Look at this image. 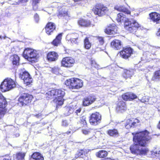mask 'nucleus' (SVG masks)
Listing matches in <instances>:
<instances>
[{
	"mask_svg": "<svg viewBox=\"0 0 160 160\" xmlns=\"http://www.w3.org/2000/svg\"><path fill=\"white\" fill-rule=\"evenodd\" d=\"M148 133L147 130L135 133H132L134 144L131 145L130 147V150L132 153L145 155L147 153L148 150L145 147L149 139Z\"/></svg>",
	"mask_w": 160,
	"mask_h": 160,
	"instance_id": "obj_1",
	"label": "nucleus"
},
{
	"mask_svg": "<svg viewBox=\"0 0 160 160\" xmlns=\"http://www.w3.org/2000/svg\"><path fill=\"white\" fill-rule=\"evenodd\" d=\"M115 9L123 12L126 15L122 13L117 15L116 18L118 22H124L125 29L131 33H135L140 27L139 24L135 20H130L128 19L130 16L131 12L128 9L123 6H116L114 7Z\"/></svg>",
	"mask_w": 160,
	"mask_h": 160,
	"instance_id": "obj_2",
	"label": "nucleus"
},
{
	"mask_svg": "<svg viewBox=\"0 0 160 160\" xmlns=\"http://www.w3.org/2000/svg\"><path fill=\"white\" fill-rule=\"evenodd\" d=\"M65 94L63 90L52 89L48 91L46 95L47 99H53L52 101L56 104V108H58L63 104V98Z\"/></svg>",
	"mask_w": 160,
	"mask_h": 160,
	"instance_id": "obj_3",
	"label": "nucleus"
},
{
	"mask_svg": "<svg viewBox=\"0 0 160 160\" xmlns=\"http://www.w3.org/2000/svg\"><path fill=\"white\" fill-rule=\"evenodd\" d=\"M23 57L29 60L36 62L39 57V52L38 51L32 49L28 48H26L23 53Z\"/></svg>",
	"mask_w": 160,
	"mask_h": 160,
	"instance_id": "obj_4",
	"label": "nucleus"
},
{
	"mask_svg": "<svg viewBox=\"0 0 160 160\" xmlns=\"http://www.w3.org/2000/svg\"><path fill=\"white\" fill-rule=\"evenodd\" d=\"M16 86L15 82L10 78H7L4 80L2 83L0 87L3 92L9 91Z\"/></svg>",
	"mask_w": 160,
	"mask_h": 160,
	"instance_id": "obj_5",
	"label": "nucleus"
},
{
	"mask_svg": "<svg viewBox=\"0 0 160 160\" xmlns=\"http://www.w3.org/2000/svg\"><path fill=\"white\" fill-rule=\"evenodd\" d=\"M92 11L95 15L100 17L109 14L108 8L101 3H97L93 8Z\"/></svg>",
	"mask_w": 160,
	"mask_h": 160,
	"instance_id": "obj_6",
	"label": "nucleus"
},
{
	"mask_svg": "<svg viewBox=\"0 0 160 160\" xmlns=\"http://www.w3.org/2000/svg\"><path fill=\"white\" fill-rule=\"evenodd\" d=\"M33 98L32 95L28 93H23L18 98V104L21 106H25L30 103Z\"/></svg>",
	"mask_w": 160,
	"mask_h": 160,
	"instance_id": "obj_7",
	"label": "nucleus"
},
{
	"mask_svg": "<svg viewBox=\"0 0 160 160\" xmlns=\"http://www.w3.org/2000/svg\"><path fill=\"white\" fill-rule=\"evenodd\" d=\"M19 76L23 81L24 83L26 85H29L32 82V79L31 76L27 71L24 70L20 71Z\"/></svg>",
	"mask_w": 160,
	"mask_h": 160,
	"instance_id": "obj_8",
	"label": "nucleus"
},
{
	"mask_svg": "<svg viewBox=\"0 0 160 160\" xmlns=\"http://www.w3.org/2000/svg\"><path fill=\"white\" fill-rule=\"evenodd\" d=\"M101 120V115L98 112H96L92 113L89 119L91 124L93 125H97L99 124Z\"/></svg>",
	"mask_w": 160,
	"mask_h": 160,
	"instance_id": "obj_9",
	"label": "nucleus"
},
{
	"mask_svg": "<svg viewBox=\"0 0 160 160\" xmlns=\"http://www.w3.org/2000/svg\"><path fill=\"white\" fill-rule=\"evenodd\" d=\"M75 62L74 60L71 57H66L63 58L62 62V66L65 67H72Z\"/></svg>",
	"mask_w": 160,
	"mask_h": 160,
	"instance_id": "obj_10",
	"label": "nucleus"
},
{
	"mask_svg": "<svg viewBox=\"0 0 160 160\" xmlns=\"http://www.w3.org/2000/svg\"><path fill=\"white\" fill-rule=\"evenodd\" d=\"M120 56L122 58L127 59L128 58L132 53V49L131 48H123L120 52Z\"/></svg>",
	"mask_w": 160,
	"mask_h": 160,
	"instance_id": "obj_11",
	"label": "nucleus"
},
{
	"mask_svg": "<svg viewBox=\"0 0 160 160\" xmlns=\"http://www.w3.org/2000/svg\"><path fill=\"white\" fill-rule=\"evenodd\" d=\"M96 96L91 95L84 98L83 101V104L84 106H88L93 103L97 99Z\"/></svg>",
	"mask_w": 160,
	"mask_h": 160,
	"instance_id": "obj_12",
	"label": "nucleus"
},
{
	"mask_svg": "<svg viewBox=\"0 0 160 160\" xmlns=\"http://www.w3.org/2000/svg\"><path fill=\"white\" fill-rule=\"evenodd\" d=\"M139 120L137 119H128L127 121V124L125 127L126 128L128 129L131 127H134L137 126Z\"/></svg>",
	"mask_w": 160,
	"mask_h": 160,
	"instance_id": "obj_13",
	"label": "nucleus"
},
{
	"mask_svg": "<svg viewBox=\"0 0 160 160\" xmlns=\"http://www.w3.org/2000/svg\"><path fill=\"white\" fill-rule=\"evenodd\" d=\"M89 152V150L88 149H81L75 155V157L84 158V160H87L88 158L87 157V154Z\"/></svg>",
	"mask_w": 160,
	"mask_h": 160,
	"instance_id": "obj_14",
	"label": "nucleus"
},
{
	"mask_svg": "<svg viewBox=\"0 0 160 160\" xmlns=\"http://www.w3.org/2000/svg\"><path fill=\"white\" fill-rule=\"evenodd\" d=\"M150 19L156 23H160V14L156 12H152L149 14Z\"/></svg>",
	"mask_w": 160,
	"mask_h": 160,
	"instance_id": "obj_15",
	"label": "nucleus"
},
{
	"mask_svg": "<svg viewBox=\"0 0 160 160\" xmlns=\"http://www.w3.org/2000/svg\"><path fill=\"white\" fill-rule=\"evenodd\" d=\"M55 28L56 27L54 23L52 22H48L45 28L46 33L48 35H51Z\"/></svg>",
	"mask_w": 160,
	"mask_h": 160,
	"instance_id": "obj_16",
	"label": "nucleus"
},
{
	"mask_svg": "<svg viewBox=\"0 0 160 160\" xmlns=\"http://www.w3.org/2000/svg\"><path fill=\"white\" fill-rule=\"evenodd\" d=\"M117 27L115 25H110L105 30V32L108 34L114 35L117 33Z\"/></svg>",
	"mask_w": 160,
	"mask_h": 160,
	"instance_id": "obj_17",
	"label": "nucleus"
},
{
	"mask_svg": "<svg viewBox=\"0 0 160 160\" xmlns=\"http://www.w3.org/2000/svg\"><path fill=\"white\" fill-rule=\"evenodd\" d=\"M122 98L124 100H131L137 98V96L133 93L128 92L122 95Z\"/></svg>",
	"mask_w": 160,
	"mask_h": 160,
	"instance_id": "obj_18",
	"label": "nucleus"
},
{
	"mask_svg": "<svg viewBox=\"0 0 160 160\" xmlns=\"http://www.w3.org/2000/svg\"><path fill=\"white\" fill-rule=\"evenodd\" d=\"M73 83V89H79L82 87L83 86V82L82 80L78 78H74Z\"/></svg>",
	"mask_w": 160,
	"mask_h": 160,
	"instance_id": "obj_19",
	"label": "nucleus"
},
{
	"mask_svg": "<svg viewBox=\"0 0 160 160\" xmlns=\"http://www.w3.org/2000/svg\"><path fill=\"white\" fill-rule=\"evenodd\" d=\"M111 45L113 48L116 50L119 49L122 47L121 41L118 39H115L112 41Z\"/></svg>",
	"mask_w": 160,
	"mask_h": 160,
	"instance_id": "obj_20",
	"label": "nucleus"
},
{
	"mask_svg": "<svg viewBox=\"0 0 160 160\" xmlns=\"http://www.w3.org/2000/svg\"><path fill=\"white\" fill-rule=\"evenodd\" d=\"M47 57L49 61H54L58 59V55L56 52H51L48 53Z\"/></svg>",
	"mask_w": 160,
	"mask_h": 160,
	"instance_id": "obj_21",
	"label": "nucleus"
},
{
	"mask_svg": "<svg viewBox=\"0 0 160 160\" xmlns=\"http://www.w3.org/2000/svg\"><path fill=\"white\" fill-rule=\"evenodd\" d=\"M126 109V105L125 102L123 101H121L118 103L116 108L117 111L120 112H122Z\"/></svg>",
	"mask_w": 160,
	"mask_h": 160,
	"instance_id": "obj_22",
	"label": "nucleus"
},
{
	"mask_svg": "<svg viewBox=\"0 0 160 160\" xmlns=\"http://www.w3.org/2000/svg\"><path fill=\"white\" fill-rule=\"evenodd\" d=\"M44 158L41 153L38 152H35L31 155L30 160H43Z\"/></svg>",
	"mask_w": 160,
	"mask_h": 160,
	"instance_id": "obj_23",
	"label": "nucleus"
},
{
	"mask_svg": "<svg viewBox=\"0 0 160 160\" xmlns=\"http://www.w3.org/2000/svg\"><path fill=\"white\" fill-rule=\"evenodd\" d=\"M134 72V70L132 69L125 70L123 74V77L126 79L130 78L133 75Z\"/></svg>",
	"mask_w": 160,
	"mask_h": 160,
	"instance_id": "obj_24",
	"label": "nucleus"
},
{
	"mask_svg": "<svg viewBox=\"0 0 160 160\" xmlns=\"http://www.w3.org/2000/svg\"><path fill=\"white\" fill-rule=\"evenodd\" d=\"M10 60L12 61L13 65H17L19 64V58L16 54L11 56L10 57Z\"/></svg>",
	"mask_w": 160,
	"mask_h": 160,
	"instance_id": "obj_25",
	"label": "nucleus"
},
{
	"mask_svg": "<svg viewBox=\"0 0 160 160\" xmlns=\"http://www.w3.org/2000/svg\"><path fill=\"white\" fill-rule=\"evenodd\" d=\"M62 34V33H60L56 36L55 39L53 40L52 42L53 45L55 46H57L61 43Z\"/></svg>",
	"mask_w": 160,
	"mask_h": 160,
	"instance_id": "obj_26",
	"label": "nucleus"
},
{
	"mask_svg": "<svg viewBox=\"0 0 160 160\" xmlns=\"http://www.w3.org/2000/svg\"><path fill=\"white\" fill-rule=\"evenodd\" d=\"M63 111L65 115L68 116L72 113L73 112L74 110L72 108L67 106L64 107Z\"/></svg>",
	"mask_w": 160,
	"mask_h": 160,
	"instance_id": "obj_27",
	"label": "nucleus"
},
{
	"mask_svg": "<svg viewBox=\"0 0 160 160\" xmlns=\"http://www.w3.org/2000/svg\"><path fill=\"white\" fill-rule=\"evenodd\" d=\"M68 14L67 9H65L64 7H62L61 8V10L59 11L58 16L59 18H60L62 17L66 16Z\"/></svg>",
	"mask_w": 160,
	"mask_h": 160,
	"instance_id": "obj_28",
	"label": "nucleus"
},
{
	"mask_svg": "<svg viewBox=\"0 0 160 160\" xmlns=\"http://www.w3.org/2000/svg\"><path fill=\"white\" fill-rule=\"evenodd\" d=\"M108 153L105 150H100L96 153V156L101 158H104L107 156Z\"/></svg>",
	"mask_w": 160,
	"mask_h": 160,
	"instance_id": "obj_29",
	"label": "nucleus"
},
{
	"mask_svg": "<svg viewBox=\"0 0 160 160\" xmlns=\"http://www.w3.org/2000/svg\"><path fill=\"white\" fill-rule=\"evenodd\" d=\"M78 23L80 26L83 27H88L90 24V22L89 21L83 19L80 20L78 21Z\"/></svg>",
	"mask_w": 160,
	"mask_h": 160,
	"instance_id": "obj_30",
	"label": "nucleus"
},
{
	"mask_svg": "<svg viewBox=\"0 0 160 160\" xmlns=\"http://www.w3.org/2000/svg\"><path fill=\"white\" fill-rule=\"evenodd\" d=\"M152 79L153 81H160V69L154 72Z\"/></svg>",
	"mask_w": 160,
	"mask_h": 160,
	"instance_id": "obj_31",
	"label": "nucleus"
},
{
	"mask_svg": "<svg viewBox=\"0 0 160 160\" xmlns=\"http://www.w3.org/2000/svg\"><path fill=\"white\" fill-rule=\"evenodd\" d=\"M108 133L111 136L115 137L118 135V131L117 129L109 130L108 131Z\"/></svg>",
	"mask_w": 160,
	"mask_h": 160,
	"instance_id": "obj_32",
	"label": "nucleus"
},
{
	"mask_svg": "<svg viewBox=\"0 0 160 160\" xmlns=\"http://www.w3.org/2000/svg\"><path fill=\"white\" fill-rule=\"evenodd\" d=\"M7 105V102L4 98L0 99V108H2V109H5Z\"/></svg>",
	"mask_w": 160,
	"mask_h": 160,
	"instance_id": "obj_33",
	"label": "nucleus"
},
{
	"mask_svg": "<svg viewBox=\"0 0 160 160\" xmlns=\"http://www.w3.org/2000/svg\"><path fill=\"white\" fill-rule=\"evenodd\" d=\"M72 38L70 40L72 43H77L78 42V35L77 33H74L72 34Z\"/></svg>",
	"mask_w": 160,
	"mask_h": 160,
	"instance_id": "obj_34",
	"label": "nucleus"
},
{
	"mask_svg": "<svg viewBox=\"0 0 160 160\" xmlns=\"http://www.w3.org/2000/svg\"><path fill=\"white\" fill-rule=\"evenodd\" d=\"M72 78L71 79L67 80L65 82V84L67 86L69 87L70 88L73 89V79Z\"/></svg>",
	"mask_w": 160,
	"mask_h": 160,
	"instance_id": "obj_35",
	"label": "nucleus"
},
{
	"mask_svg": "<svg viewBox=\"0 0 160 160\" xmlns=\"http://www.w3.org/2000/svg\"><path fill=\"white\" fill-rule=\"evenodd\" d=\"M40 0H32V5L33 10L36 11L38 8V4L39 3Z\"/></svg>",
	"mask_w": 160,
	"mask_h": 160,
	"instance_id": "obj_36",
	"label": "nucleus"
},
{
	"mask_svg": "<svg viewBox=\"0 0 160 160\" xmlns=\"http://www.w3.org/2000/svg\"><path fill=\"white\" fill-rule=\"evenodd\" d=\"M84 43L85 48L87 49H89L91 47V43L89 42L88 38H86L85 39Z\"/></svg>",
	"mask_w": 160,
	"mask_h": 160,
	"instance_id": "obj_37",
	"label": "nucleus"
},
{
	"mask_svg": "<svg viewBox=\"0 0 160 160\" xmlns=\"http://www.w3.org/2000/svg\"><path fill=\"white\" fill-rule=\"evenodd\" d=\"M25 153L19 152L17 154V158L18 160H24Z\"/></svg>",
	"mask_w": 160,
	"mask_h": 160,
	"instance_id": "obj_38",
	"label": "nucleus"
},
{
	"mask_svg": "<svg viewBox=\"0 0 160 160\" xmlns=\"http://www.w3.org/2000/svg\"><path fill=\"white\" fill-rule=\"evenodd\" d=\"M138 99L139 100H140L141 102L144 103H147L149 101V99L148 97L144 96L142 98H140L139 97Z\"/></svg>",
	"mask_w": 160,
	"mask_h": 160,
	"instance_id": "obj_39",
	"label": "nucleus"
},
{
	"mask_svg": "<svg viewBox=\"0 0 160 160\" xmlns=\"http://www.w3.org/2000/svg\"><path fill=\"white\" fill-rule=\"evenodd\" d=\"M81 109L79 108L76 110L74 115L76 118H78V116H80L81 115Z\"/></svg>",
	"mask_w": 160,
	"mask_h": 160,
	"instance_id": "obj_40",
	"label": "nucleus"
},
{
	"mask_svg": "<svg viewBox=\"0 0 160 160\" xmlns=\"http://www.w3.org/2000/svg\"><path fill=\"white\" fill-rule=\"evenodd\" d=\"M80 123L84 126L87 125V122L86 120V117L84 116H82L80 119Z\"/></svg>",
	"mask_w": 160,
	"mask_h": 160,
	"instance_id": "obj_41",
	"label": "nucleus"
},
{
	"mask_svg": "<svg viewBox=\"0 0 160 160\" xmlns=\"http://www.w3.org/2000/svg\"><path fill=\"white\" fill-rule=\"evenodd\" d=\"M6 111V109H0V119L3 117Z\"/></svg>",
	"mask_w": 160,
	"mask_h": 160,
	"instance_id": "obj_42",
	"label": "nucleus"
},
{
	"mask_svg": "<svg viewBox=\"0 0 160 160\" xmlns=\"http://www.w3.org/2000/svg\"><path fill=\"white\" fill-rule=\"evenodd\" d=\"M59 68L58 67H54L52 69V72L55 74H57L59 73Z\"/></svg>",
	"mask_w": 160,
	"mask_h": 160,
	"instance_id": "obj_43",
	"label": "nucleus"
},
{
	"mask_svg": "<svg viewBox=\"0 0 160 160\" xmlns=\"http://www.w3.org/2000/svg\"><path fill=\"white\" fill-rule=\"evenodd\" d=\"M68 125V123L66 120H63L62 125L64 127H67Z\"/></svg>",
	"mask_w": 160,
	"mask_h": 160,
	"instance_id": "obj_44",
	"label": "nucleus"
},
{
	"mask_svg": "<svg viewBox=\"0 0 160 160\" xmlns=\"http://www.w3.org/2000/svg\"><path fill=\"white\" fill-rule=\"evenodd\" d=\"M98 39L101 45H102L103 44L104 40L102 37H99L98 38Z\"/></svg>",
	"mask_w": 160,
	"mask_h": 160,
	"instance_id": "obj_45",
	"label": "nucleus"
},
{
	"mask_svg": "<svg viewBox=\"0 0 160 160\" xmlns=\"http://www.w3.org/2000/svg\"><path fill=\"white\" fill-rule=\"evenodd\" d=\"M34 18L35 21L36 22H38L39 20V15L37 13H36L34 16Z\"/></svg>",
	"mask_w": 160,
	"mask_h": 160,
	"instance_id": "obj_46",
	"label": "nucleus"
},
{
	"mask_svg": "<svg viewBox=\"0 0 160 160\" xmlns=\"http://www.w3.org/2000/svg\"><path fill=\"white\" fill-rule=\"evenodd\" d=\"M28 1V0H18V2L19 3H21L23 5H25Z\"/></svg>",
	"mask_w": 160,
	"mask_h": 160,
	"instance_id": "obj_47",
	"label": "nucleus"
},
{
	"mask_svg": "<svg viewBox=\"0 0 160 160\" xmlns=\"http://www.w3.org/2000/svg\"><path fill=\"white\" fill-rule=\"evenodd\" d=\"M152 154H156V155H159L160 154V151H153L152 152Z\"/></svg>",
	"mask_w": 160,
	"mask_h": 160,
	"instance_id": "obj_48",
	"label": "nucleus"
},
{
	"mask_svg": "<svg viewBox=\"0 0 160 160\" xmlns=\"http://www.w3.org/2000/svg\"><path fill=\"white\" fill-rule=\"evenodd\" d=\"M34 116L37 118H40L42 117V114L41 113H39L38 114L35 115Z\"/></svg>",
	"mask_w": 160,
	"mask_h": 160,
	"instance_id": "obj_49",
	"label": "nucleus"
},
{
	"mask_svg": "<svg viewBox=\"0 0 160 160\" xmlns=\"http://www.w3.org/2000/svg\"><path fill=\"white\" fill-rule=\"evenodd\" d=\"M82 132L83 134L86 135L88 134L89 132L88 131L86 130H83Z\"/></svg>",
	"mask_w": 160,
	"mask_h": 160,
	"instance_id": "obj_50",
	"label": "nucleus"
},
{
	"mask_svg": "<svg viewBox=\"0 0 160 160\" xmlns=\"http://www.w3.org/2000/svg\"><path fill=\"white\" fill-rule=\"evenodd\" d=\"M6 36L4 35L3 36H2L1 35H0V39L2 40V39H5L6 38H7Z\"/></svg>",
	"mask_w": 160,
	"mask_h": 160,
	"instance_id": "obj_51",
	"label": "nucleus"
},
{
	"mask_svg": "<svg viewBox=\"0 0 160 160\" xmlns=\"http://www.w3.org/2000/svg\"><path fill=\"white\" fill-rule=\"evenodd\" d=\"M156 35L157 36L160 37V28L159 29L158 31L156 33Z\"/></svg>",
	"mask_w": 160,
	"mask_h": 160,
	"instance_id": "obj_52",
	"label": "nucleus"
},
{
	"mask_svg": "<svg viewBox=\"0 0 160 160\" xmlns=\"http://www.w3.org/2000/svg\"><path fill=\"white\" fill-rule=\"evenodd\" d=\"M147 9L146 8H141L139 9V11L140 12H142V11H145L146 10H147Z\"/></svg>",
	"mask_w": 160,
	"mask_h": 160,
	"instance_id": "obj_53",
	"label": "nucleus"
},
{
	"mask_svg": "<svg viewBox=\"0 0 160 160\" xmlns=\"http://www.w3.org/2000/svg\"><path fill=\"white\" fill-rule=\"evenodd\" d=\"M71 133V132L70 131H68L67 132L64 133V135L65 136V135H68L69 134Z\"/></svg>",
	"mask_w": 160,
	"mask_h": 160,
	"instance_id": "obj_54",
	"label": "nucleus"
},
{
	"mask_svg": "<svg viewBox=\"0 0 160 160\" xmlns=\"http://www.w3.org/2000/svg\"><path fill=\"white\" fill-rule=\"evenodd\" d=\"M14 135L15 137H18L19 136V134L18 132L14 134Z\"/></svg>",
	"mask_w": 160,
	"mask_h": 160,
	"instance_id": "obj_55",
	"label": "nucleus"
},
{
	"mask_svg": "<svg viewBox=\"0 0 160 160\" xmlns=\"http://www.w3.org/2000/svg\"><path fill=\"white\" fill-rule=\"evenodd\" d=\"M4 98V97L2 95L1 93H0V99H1Z\"/></svg>",
	"mask_w": 160,
	"mask_h": 160,
	"instance_id": "obj_56",
	"label": "nucleus"
},
{
	"mask_svg": "<svg viewBox=\"0 0 160 160\" xmlns=\"http://www.w3.org/2000/svg\"><path fill=\"white\" fill-rule=\"evenodd\" d=\"M3 160H9V159H7L6 158H4Z\"/></svg>",
	"mask_w": 160,
	"mask_h": 160,
	"instance_id": "obj_57",
	"label": "nucleus"
},
{
	"mask_svg": "<svg viewBox=\"0 0 160 160\" xmlns=\"http://www.w3.org/2000/svg\"><path fill=\"white\" fill-rule=\"evenodd\" d=\"M16 4H14V5H17V4L18 3L17 2L16 3Z\"/></svg>",
	"mask_w": 160,
	"mask_h": 160,
	"instance_id": "obj_58",
	"label": "nucleus"
}]
</instances>
